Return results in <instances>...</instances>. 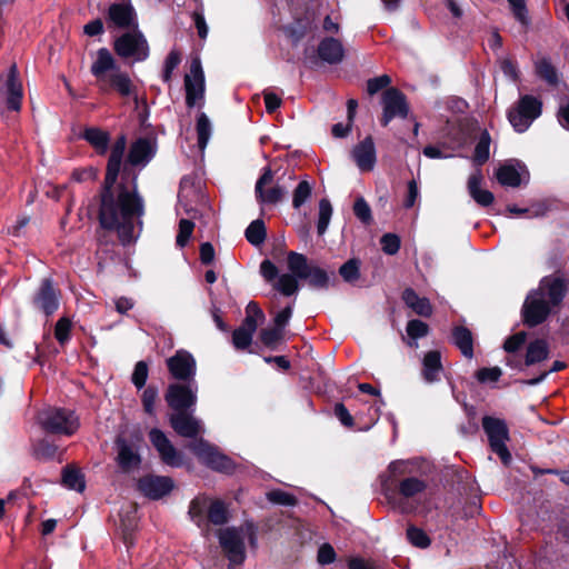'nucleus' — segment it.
<instances>
[{
    "instance_id": "1",
    "label": "nucleus",
    "mask_w": 569,
    "mask_h": 569,
    "mask_svg": "<svg viewBox=\"0 0 569 569\" xmlns=\"http://www.w3.org/2000/svg\"><path fill=\"white\" fill-rule=\"evenodd\" d=\"M127 168L120 182L103 181L99 193L98 220L104 230L114 231L121 244L127 246L136 240L134 222L142 224L144 213L143 199L138 193L137 177L124 182Z\"/></svg>"
},
{
    "instance_id": "2",
    "label": "nucleus",
    "mask_w": 569,
    "mask_h": 569,
    "mask_svg": "<svg viewBox=\"0 0 569 569\" xmlns=\"http://www.w3.org/2000/svg\"><path fill=\"white\" fill-rule=\"evenodd\" d=\"M287 267L289 272L279 274L278 267L266 259L260 263V273L263 279L282 296L290 297L298 292L299 280H308L310 287L316 289H328L330 286L329 273L312 263L299 252L290 251L287 254Z\"/></svg>"
},
{
    "instance_id": "3",
    "label": "nucleus",
    "mask_w": 569,
    "mask_h": 569,
    "mask_svg": "<svg viewBox=\"0 0 569 569\" xmlns=\"http://www.w3.org/2000/svg\"><path fill=\"white\" fill-rule=\"evenodd\" d=\"M567 292V281L559 277H545L537 290L530 292L523 303L525 322L531 327L546 320Z\"/></svg>"
},
{
    "instance_id": "4",
    "label": "nucleus",
    "mask_w": 569,
    "mask_h": 569,
    "mask_svg": "<svg viewBox=\"0 0 569 569\" xmlns=\"http://www.w3.org/2000/svg\"><path fill=\"white\" fill-rule=\"evenodd\" d=\"M90 71L97 79L98 87L103 92L114 91L121 97H130L134 86L128 72L121 70L116 59L107 48L97 51V58Z\"/></svg>"
},
{
    "instance_id": "5",
    "label": "nucleus",
    "mask_w": 569,
    "mask_h": 569,
    "mask_svg": "<svg viewBox=\"0 0 569 569\" xmlns=\"http://www.w3.org/2000/svg\"><path fill=\"white\" fill-rule=\"evenodd\" d=\"M41 428L52 435L72 436L79 429L78 416L69 409L49 407L38 413Z\"/></svg>"
},
{
    "instance_id": "6",
    "label": "nucleus",
    "mask_w": 569,
    "mask_h": 569,
    "mask_svg": "<svg viewBox=\"0 0 569 569\" xmlns=\"http://www.w3.org/2000/svg\"><path fill=\"white\" fill-rule=\"evenodd\" d=\"M219 545L228 559V569L240 568L247 558L246 543L243 542L242 529L227 527L217 533Z\"/></svg>"
},
{
    "instance_id": "7",
    "label": "nucleus",
    "mask_w": 569,
    "mask_h": 569,
    "mask_svg": "<svg viewBox=\"0 0 569 569\" xmlns=\"http://www.w3.org/2000/svg\"><path fill=\"white\" fill-rule=\"evenodd\" d=\"M113 50L118 57L136 62L144 61L149 57L148 41L138 28L118 37L113 42Z\"/></svg>"
},
{
    "instance_id": "8",
    "label": "nucleus",
    "mask_w": 569,
    "mask_h": 569,
    "mask_svg": "<svg viewBox=\"0 0 569 569\" xmlns=\"http://www.w3.org/2000/svg\"><path fill=\"white\" fill-rule=\"evenodd\" d=\"M541 114V102L539 99L526 94L508 112L510 124L517 132H525L531 123Z\"/></svg>"
},
{
    "instance_id": "9",
    "label": "nucleus",
    "mask_w": 569,
    "mask_h": 569,
    "mask_svg": "<svg viewBox=\"0 0 569 569\" xmlns=\"http://www.w3.org/2000/svg\"><path fill=\"white\" fill-rule=\"evenodd\" d=\"M197 392V381L173 382L168 386L164 400L173 412L193 411L198 399Z\"/></svg>"
},
{
    "instance_id": "10",
    "label": "nucleus",
    "mask_w": 569,
    "mask_h": 569,
    "mask_svg": "<svg viewBox=\"0 0 569 569\" xmlns=\"http://www.w3.org/2000/svg\"><path fill=\"white\" fill-rule=\"evenodd\" d=\"M482 428L488 437L491 450L499 456L505 465L511 460V455L506 446L509 440V430L501 419L486 416L482 418Z\"/></svg>"
},
{
    "instance_id": "11",
    "label": "nucleus",
    "mask_w": 569,
    "mask_h": 569,
    "mask_svg": "<svg viewBox=\"0 0 569 569\" xmlns=\"http://www.w3.org/2000/svg\"><path fill=\"white\" fill-rule=\"evenodd\" d=\"M186 104L189 109L201 108L204 102V74L199 59L190 63L189 73L184 76Z\"/></svg>"
},
{
    "instance_id": "12",
    "label": "nucleus",
    "mask_w": 569,
    "mask_h": 569,
    "mask_svg": "<svg viewBox=\"0 0 569 569\" xmlns=\"http://www.w3.org/2000/svg\"><path fill=\"white\" fill-rule=\"evenodd\" d=\"M0 98L6 100L7 109L10 111H20L23 88L22 82L19 79V71L17 64L10 66L6 74L0 76Z\"/></svg>"
},
{
    "instance_id": "13",
    "label": "nucleus",
    "mask_w": 569,
    "mask_h": 569,
    "mask_svg": "<svg viewBox=\"0 0 569 569\" xmlns=\"http://www.w3.org/2000/svg\"><path fill=\"white\" fill-rule=\"evenodd\" d=\"M190 450L209 468L229 473L233 470V461L219 452L213 446L203 439H198L189 446Z\"/></svg>"
},
{
    "instance_id": "14",
    "label": "nucleus",
    "mask_w": 569,
    "mask_h": 569,
    "mask_svg": "<svg viewBox=\"0 0 569 569\" xmlns=\"http://www.w3.org/2000/svg\"><path fill=\"white\" fill-rule=\"evenodd\" d=\"M106 24L109 30H131L138 28L137 13L129 1L114 2L108 8Z\"/></svg>"
},
{
    "instance_id": "15",
    "label": "nucleus",
    "mask_w": 569,
    "mask_h": 569,
    "mask_svg": "<svg viewBox=\"0 0 569 569\" xmlns=\"http://www.w3.org/2000/svg\"><path fill=\"white\" fill-rule=\"evenodd\" d=\"M168 371L177 382L196 381L197 363L193 356L183 349L166 360Z\"/></svg>"
},
{
    "instance_id": "16",
    "label": "nucleus",
    "mask_w": 569,
    "mask_h": 569,
    "mask_svg": "<svg viewBox=\"0 0 569 569\" xmlns=\"http://www.w3.org/2000/svg\"><path fill=\"white\" fill-rule=\"evenodd\" d=\"M60 303V291L54 288L50 278L41 280L38 289L32 297L33 307L46 316L53 315Z\"/></svg>"
},
{
    "instance_id": "17",
    "label": "nucleus",
    "mask_w": 569,
    "mask_h": 569,
    "mask_svg": "<svg viewBox=\"0 0 569 569\" xmlns=\"http://www.w3.org/2000/svg\"><path fill=\"white\" fill-rule=\"evenodd\" d=\"M174 487L173 480L166 476L148 475L139 479V491L149 499L158 500L170 493Z\"/></svg>"
},
{
    "instance_id": "18",
    "label": "nucleus",
    "mask_w": 569,
    "mask_h": 569,
    "mask_svg": "<svg viewBox=\"0 0 569 569\" xmlns=\"http://www.w3.org/2000/svg\"><path fill=\"white\" fill-rule=\"evenodd\" d=\"M149 439L166 465L170 467H181L183 465L182 455L161 430L152 429L149 432Z\"/></svg>"
},
{
    "instance_id": "19",
    "label": "nucleus",
    "mask_w": 569,
    "mask_h": 569,
    "mask_svg": "<svg viewBox=\"0 0 569 569\" xmlns=\"http://www.w3.org/2000/svg\"><path fill=\"white\" fill-rule=\"evenodd\" d=\"M273 181V172L270 167L263 168V171L254 186L256 199L260 204H276L282 200L284 190L280 186H273L264 189L267 184Z\"/></svg>"
},
{
    "instance_id": "20",
    "label": "nucleus",
    "mask_w": 569,
    "mask_h": 569,
    "mask_svg": "<svg viewBox=\"0 0 569 569\" xmlns=\"http://www.w3.org/2000/svg\"><path fill=\"white\" fill-rule=\"evenodd\" d=\"M169 421L172 429L184 438L196 439L203 432L201 421L193 417L192 411L172 412Z\"/></svg>"
},
{
    "instance_id": "21",
    "label": "nucleus",
    "mask_w": 569,
    "mask_h": 569,
    "mask_svg": "<svg viewBox=\"0 0 569 569\" xmlns=\"http://www.w3.org/2000/svg\"><path fill=\"white\" fill-rule=\"evenodd\" d=\"M391 79L388 74H382L367 81V93L373 97L378 92H382L381 106L383 108V116L381 122L387 126L391 120Z\"/></svg>"
},
{
    "instance_id": "22",
    "label": "nucleus",
    "mask_w": 569,
    "mask_h": 569,
    "mask_svg": "<svg viewBox=\"0 0 569 569\" xmlns=\"http://www.w3.org/2000/svg\"><path fill=\"white\" fill-rule=\"evenodd\" d=\"M529 173L525 166L518 161H508L501 164L496 172V178L505 187L517 188L523 180H527Z\"/></svg>"
},
{
    "instance_id": "23",
    "label": "nucleus",
    "mask_w": 569,
    "mask_h": 569,
    "mask_svg": "<svg viewBox=\"0 0 569 569\" xmlns=\"http://www.w3.org/2000/svg\"><path fill=\"white\" fill-rule=\"evenodd\" d=\"M126 148L127 138L124 134H121L116 139L114 143L111 146L103 180L107 181V183H113L118 181Z\"/></svg>"
},
{
    "instance_id": "24",
    "label": "nucleus",
    "mask_w": 569,
    "mask_h": 569,
    "mask_svg": "<svg viewBox=\"0 0 569 569\" xmlns=\"http://www.w3.org/2000/svg\"><path fill=\"white\" fill-rule=\"evenodd\" d=\"M156 154V143L147 138H139L130 146L127 163L144 167Z\"/></svg>"
},
{
    "instance_id": "25",
    "label": "nucleus",
    "mask_w": 569,
    "mask_h": 569,
    "mask_svg": "<svg viewBox=\"0 0 569 569\" xmlns=\"http://www.w3.org/2000/svg\"><path fill=\"white\" fill-rule=\"evenodd\" d=\"M351 154L361 171H371L376 163V148L372 137L368 136L356 144Z\"/></svg>"
},
{
    "instance_id": "26",
    "label": "nucleus",
    "mask_w": 569,
    "mask_h": 569,
    "mask_svg": "<svg viewBox=\"0 0 569 569\" xmlns=\"http://www.w3.org/2000/svg\"><path fill=\"white\" fill-rule=\"evenodd\" d=\"M317 56L322 62L338 64L345 58L343 44L333 37H326L318 44Z\"/></svg>"
},
{
    "instance_id": "27",
    "label": "nucleus",
    "mask_w": 569,
    "mask_h": 569,
    "mask_svg": "<svg viewBox=\"0 0 569 569\" xmlns=\"http://www.w3.org/2000/svg\"><path fill=\"white\" fill-rule=\"evenodd\" d=\"M117 462L121 470L130 471L140 465V456L137 449L128 440L119 437L116 441Z\"/></svg>"
},
{
    "instance_id": "28",
    "label": "nucleus",
    "mask_w": 569,
    "mask_h": 569,
    "mask_svg": "<svg viewBox=\"0 0 569 569\" xmlns=\"http://www.w3.org/2000/svg\"><path fill=\"white\" fill-rule=\"evenodd\" d=\"M482 174L476 171L468 179V191L470 197L480 206L488 207L493 202V194L489 190L481 189Z\"/></svg>"
},
{
    "instance_id": "29",
    "label": "nucleus",
    "mask_w": 569,
    "mask_h": 569,
    "mask_svg": "<svg viewBox=\"0 0 569 569\" xmlns=\"http://www.w3.org/2000/svg\"><path fill=\"white\" fill-rule=\"evenodd\" d=\"M313 29V21L308 17L296 19L292 23L284 27L286 36L291 40L292 44H298Z\"/></svg>"
},
{
    "instance_id": "30",
    "label": "nucleus",
    "mask_w": 569,
    "mask_h": 569,
    "mask_svg": "<svg viewBox=\"0 0 569 569\" xmlns=\"http://www.w3.org/2000/svg\"><path fill=\"white\" fill-rule=\"evenodd\" d=\"M442 372L441 357L439 351L432 350L425 355L422 360V376L426 381L439 380Z\"/></svg>"
},
{
    "instance_id": "31",
    "label": "nucleus",
    "mask_w": 569,
    "mask_h": 569,
    "mask_svg": "<svg viewBox=\"0 0 569 569\" xmlns=\"http://www.w3.org/2000/svg\"><path fill=\"white\" fill-rule=\"evenodd\" d=\"M83 139L90 143L98 154H106L108 151L109 142H110V134L96 127H90L84 129Z\"/></svg>"
},
{
    "instance_id": "32",
    "label": "nucleus",
    "mask_w": 569,
    "mask_h": 569,
    "mask_svg": "<svg viewBox=\"0 0 569 569\" xmlns=\"http://www.w3.org/2000/svg\"><path fill=\"white\" fill-rule=\"evenodd\" d=\"M549 356V346L543 339H536L527 346L526 366H532L546 360Z\"/></svg>"
},
{
    "instance_id": "33",
    "label": "nucleus",
    "mask_w": 569,
    "mask_h": 569,
    "mask_svg": "<svg viewBox=\"0 0 569 569\" xmlns=\"http://www.w3.org/2000/svg\"><path fill=\"white\" fill-rule=\"evenodd\" d=\"M210 500L207 496H198L189 505L188 513L198 527L206 523Z\"/></svg>"
},
{
    "instance_id": "34",
    "label": "nucleus",
    "mask_w": 569,
    "mask_h": 569,
    "mask_svg": "<svg viewBox=\"0 0 569 569\" xmlns=\"http://www.w3.org/2000/svg\"><path fill=\"white\" fill-rule=\"evenodd\" d=\"M402 299L405 303L419 316L429 317L432 313L429 300L418 297V295L411 289L405 290Z\"/></svg>"
},
{
    "instance_id": "35",
    "label": "nucleus",
    "mask_w": 569,
    "mask_h": 569,
    "mask_svg": "<svg viewBox=\"0 0 569 569\" xmlns=\"http://www.w3.org/2000/svg\"><path fill=\"white\" fill-rule=\"evenodd\" d=\"M453 343L460 349L466 358L473 357L472 333L465 327H456L452 331Z\"/></svg>"
},
{
    "instance_id": "36",
    "label": "nucleus",
    "mask_w": 569,
    "mask_h": 569,
    "mask_svg": "<svg viewBox=\"0 0 569 569\" xmlns=\"http://www.w3.org/2000/svg\"><path fill=\"white\" fill-rule=\"evenodd\" d=\"M229 521L228 506L220 499H211L206 522L223 526Z\"/></svg>"
},
{
    "instance_id": "37",
    "label": "nucleus",
    "mask_w": 569,
    "mask_h": 569,
    "mask_svg": "<svg viewBox=\"0 0 569 569\" xmlns=\"http://www.w3.org/2000/svg\"><path fill=\"white\" fill-rule=\"evenodd\" d=\"M61 482L66 488L78 492H82L86 488L84 477L80 469L74 466L63 468Z\"/></svg>"
},
{
    "instance_id": "38",
    "label": "nucleus",
    "mask_w": 569,
    "mask_h": 569,
    "mask_svg": "<svg viewBox=\"0 0 569 569\" xmlns=\"http://www.w3.org/2000/svg\"><path fill=\"white\" fill-rule=\"evenodd\" d=\"M264 320V313L257 302L250 301L246 307V317L241 323V328L254 333L258 322Z\"/></svg>"
},
{
    "instance_id": "39",
    "label": "nucleus",
    "mask_w": 569,
    "mask_h": 569,
    "mask_svg": "<svg viewBox=\"0 0 569 569\" xmlns=\"http://www.w3.org/2000/svg\"><path fill=\"white\" fill-rule=\"evenodd\" d=\"M535 69H536V73L538 74V77H540L547 83L557 84L558 72L548 58H546V57L538 58L535 61Z\"/></svg>"
},
{
    "instance_id": "40",
    "label": "nucleus",
    "mask_w": 569,
    "mask_h": 569,
    "mask_svg": "<svg viewBox=\"0 0 569 569\" xmlns=\"http://www.w3.org/2000/svg\"><path fill=\"white\" fill-rule=\"evenodd\" d=\"M196 131L198 137V146L203 150L211 137V122L204 112H200L197 117Z\"/></svg>"
},
{
    "instance_id": "41",
    "label": "nucleus",
    "mask_w": 569,
    "mask_h": 569,
    "mask_svg": "<svg viewBox=\"0 0 569 569\" xmlns=\"http://www.w3.org/2000/svg\"><path fill=\"white\" fill-rule=\"evenodd\" d=\"M244 236L251 244L260 246L267 237L264 222L261 219L253 220L246 229Z\"/></svg>"
},
{
    "instance_id": "42",
    "label": "nucleus",
    "mask_w": 569,
    "mask_h": 569,
    "mask_svg": "<svg viewBox=\"0 0 569 569\" xmlns=\"http://www.w3.org/2000/svg\"><path fill=\"white\" fill-rule=\"evenodd\" d=\"M428 325L422 322L421 320H411L408 322L406 331H407V343L412 347L417 348V339L422 338L427 336L428 333Z\"/></svg>"
},
{
    "instance_id": "43",
    "label": "nucleus",
    "mask_w": 569,
    "mask_h": 569,
    "mask_svg": "<svg viewBox=\"0 0 569 569\" xmlns=\"http://www.w3.org/2000/svg\"><path fill=\"white\" fill-rule=\"evenodd\" d=\"M332 211V206L329 199L323 198L319 201V212L317 222V231L319 236L325 234V232L327 231L331 220Z\"/></svg>"
},
{
    "instance_id": "44",
    "label": "nucleus",
    "mask_w": 569,
    "mask_h": 569,
    "mask_svg": "<svg viewBox=\"0 0 569 569\" xmlns=\"http://www.w3.org/2000/svg\"><path fill=\"white\" fill-rule=\"evenodd\" d=\"M491 143V138L487 131H483L475 148L473 161L477 164H482L489 159V148Z\"/></svg>"
},
{
    "instance_id": "45",
    "label": "nucleus",
    "mask_w": 569,
    "mask_h": 569,
    "mask_svg": "<svg viewBox=\"0 0 569 569\" xmlns=\"http://www.w3.org/2000/svg\"><path fill=\"white\" fill-rule=\"evenodd\" d=\"M180 62H181V53L178 50L172 49L168 53V56L164 60L163 71H162L163 82L170 84L171 79H172V73H173L174 69L180 64Z\"/></svg>"
},
{
    "instance_id": "46",
    "label": "nucleus",
    "mask_w": 569,
    "mask_h": 569,
    "mask_svg": "<svg viewBox=\"0 0 569 569\" xmlns=\"http://www.w3.org/2000/svg\"><path fill=\"white\" fill-rule=\"evenodd\" d=\"M378 481H379V490L382 496V499H380V502L385 503L387 507H389L391 503V463L379 476Z\"/></svg>"
},
{
    "instance_id": "47",
    "label": "nucleus",
    "mask_w": 569,
    "mask_h": 569,
    "mask_svg": "<svg viewBox=\"0 0 569 569\" xmlns=\"http://www.w3.org/2000/svg\"><path fill=\"white\" fill-rule=\"evenodd\" d=\"M339 273L346 282L355 283L360 277V261L350 259L339 268Z\"/></svg>"
},
{
    "instance_id": "48",
    "label": "nucleus",
    "mask_w": 569,
    "mask_h": 569,
    "mask_svg": "<svg viewBox=\"0 0 569 569\" xmlns=\"http://www.w3.org/2000/svg\"><path fill=\"white\" fill-rule=\"evenodd\" d=\"M58 447L48 440H40L33 446V455L37 459L51 460L57 456Z\"/></svg>"
},
{
    "instance_id": "49",
    "label": "nucleus",
    "mask_w": 569,
    "mask_h": 569,
    "mask_svg": "<svg viewBox=\"0 0 569 569\" xmlns=\"http://www.w3.org/2000/svg\"><path fill=\"white\" fill-rule=\"evenodd\" d=\"M312 187L311 184L302 180L298 183L297 188L293 190L292 196V206L295 209H299L311 196Z\"/></svg>"
},
{
    "instance_id": "50",
    "label": "nucleus",
    "mask_w": 569,
    "mask_h": 569,
    "mask_svg": "<svg viewBox=\"0 0 569 569\" xmlns=\"http://www.w3.org/2000/svg\"><path fill=\"white\" fill-rule=\"evenodd\" d=\"M283 331L280 328H266L260 331V340L261 342L270 348L274 349L277 345L282 340Z\"/></svg>"
},
{
    "instance_id": "51",
    "label": "nucleus",
    "mask_w": 569,
    "mask_h": 569,
    "mask_svg": "<svg viewBox=\"0 0 569 569\" xmlns=\"http://www.w3.org/2000/svg\"><path fill=\"white\" fill-rule=\"evenodd\" d=\"M71 327L72 323L70 319L66 317H62L57 321L54 326V337L61 346L70 340Z\"/></svg>"
},
{
    "instance_id": "52",
    "label": "nucleus",
    "mask_w": 569,
    "mask_h": 569,
    "mask_svg": "<svg viewBox=\"0 0 569 569\" xmlns=\"http://www.w3.org/2000/svg\"><path fill=\"white\" fill-rule=\"evenodd\" d=\"M194 223L188 219H181L179 221V231L176 238L178 247L183 248L187 246L190 237L192 236Z\"/></svg>"
},
{
    "instance_id": "53",
    "label": "nucleus",
    "mask_w": 569,
    "mask_h": 569,
    "mask_svg": "<svg viewBox=\"0 0 569 569\" xmlns=\"http://www.w3.org/2000/svg\"><path fill=\"white\" fill-rule=\"evenodd\" d=\"M254 333L239 327L232 333V343L236 349L244 350L247 349L251 342Z\"/></svg>"
},
{
    "instance_id": "54",
    "label": "nucleus",
    "mask_w": 569,
    "mask_h": 569,
    "mask_svg": "<svg viewBox=\"0 0 569 569\" xmlns=\"http://www.w3.org/2000/svg\"><path fill=\"white\" fill-rule=\"evenodd\" d=\"M426 488V483L417 478H408L400 485V491L406 497H412Z\"/></svg>"
},
{
    "instance_id": "55",
    "label": "nucleus",
    "mask_w": 569,
    "mask_h": 569,
    "mask_svg": "<svg viewBox=\"0 0 569 569\" xmlns=\"http://www.w3.org/2000/svg\"><path fill=\"white\" fill-rule=\"evenodd\" d=\"M149 368L147 362L138 361L134 366L131 381L137 389H142L147 382Z\"/></svg>"
},
{
    "instance_id": "56",
    "label": "nucleus",
    "mask_w": 569,
    "mask_h": 569,
    "mask_svg": "<svg viewBox=\"0 0 569 569\" xmlns=\"http://www.w3.org/2000/svg\"><path fill=\"white\" fill-rule=\"evenodd\" d=\"M158 399V389L154 386H148L142 393V406L147 413L153 415L154 406Z\"/></svg>"
},
{
    "instance_id": "57",
    "label": "nucleus",
    "mask_w": 569,
    "mask_h": 569,
    "mask_svg": "<svg viewBox=\"0 0 569 569\" xmlns=\"http://www.w3.org/2000/svg\"><path fill=\"white\" fill-rule=\"evenodd\" d=\"M407 538L410 543L419 548H427L430 545V539L426 532L415 527L407 530Z\"/></svg>"
},
{
    "instance_id": "58",
    "label": "nucleus",
    "mask_w": 569,
    "mask_h": 569,
    "mask_svg": "<svg viewBox=\"0 0 569 569\" xmlns=\"http://www.w3.org/2000/svg\"><path fill=\"white\" fill-rule=\"evenodd\" d=\"M355 216L363 223L371 222V209L363 198H359L353 204Z\"/></svg>"
},
{
    "instance_id": "59",
    "label": "nucleus",
    "mask_w": 569,
    "mask_h": 569,
    "mask_svg": "<svg viewBox=\"0 0 569 569\" xmlns=\"http://www.w3.org/2000/svg\"><path fill=\"white\" fill-rule=\"evenodd\" d=\"M409 114V107L401 92L393 89V117L398 116L406 119Z\"/></svg>"
},
{
    "instance_id": "60",
    "label": "nucleus",
    "mask_w": 569,
    "mask_h": 569,
    "mask_svg": "<svg viewBox=\"0 0 569 569\" xmlns=\"http://www.w3.org/2000/svg\"><path fill=\"white\" fill-rule=\"evenodd\" d=\"M512 9L515 18L522 24L529 23L525 0H507Z\"/></svg>"
},
{
    "instance_id": "61",
    "label": "nucleus",
    "mask_w": 569,
    "mask_h": 569,
    "mask_svg": "<svg viewBox=\"0 0 569 569\" xmlns=\"http://www.w3.org/2000/svg\"><path fill=\"white\" fill-rule=\"evenodd\" d=\"M268 498L271 502L282 505V506H293L297 500L293 495L288 493L282 490H273L268 493Z\"/></svg>"
},
{
    "instance_id": "62",
    "label": "nucleus",
    "mask_w": 569,
    "mask_h": 569,
    "mask_svg": "<svg viewBox=\"0 0 569 569\" xmlns=\"http://www.w3.org/2000/svg\"><path fill=\"white\" fill-rule=\"evenodd\" d=\"M526 338V332H517L505 341L503 349L509 353L516 352L523 346Z\"/></svg>"
},
{
    "instance_id": "63",
    "label": "nucleus",
    "mask_w": 569,
    "mask_h": 569,
    "mask_svg": "<svg viewBox=\"0 0 569 569\" xmlns=\"http://www.w3.org/2000/svg\"><path fill=\"white\" fill-rule=\"evenodd\" d=\"M502 371L499 367L482 368L477 372V379L480 382H496L501 377Z\"/></svg>"
},
{
    "instance_id": "64",
    "label": "nucleus",
    "mask_w": 569,
    "mask_h": 569,
    "mask_svg": "<svg viewBox=\"0 0 569 569\" xmlns=\"http://www.w3.org/2000/svg\"><path fill=\"white\" fill-rule=\"evenodd\" d=\"M317 559L320 565L332 563L336 560V551L333 547L329 543L320 546Z\"/></svg>"
}]
</instances>
